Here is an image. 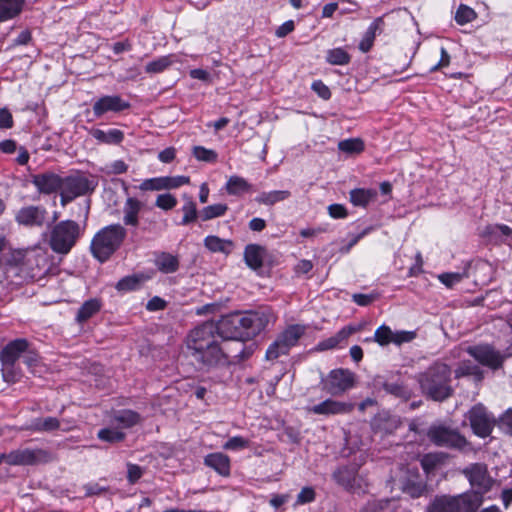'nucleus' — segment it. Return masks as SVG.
<instances>
[{
    "label": "nucleus",
    "instance_id": "nucleus-21",
    "mask_svg": "<svg viewBox=\"0 0 512 512\" xmlns=\"http://www.w3.org/2000/svg\"><path fill=\"white\" fill-rule=\"evenodd\" d=\"M24 265L32 278L41 275L46 269V255L44 252L31 249L24 254Z\"/></svg>",
    "mask_w": 512,
    "mask_h": 512
},
{
    "label": "nucleus",
    "instance_id": "nucleus-54",
    "mask_svg": "<svg viewBox=\"0 0 512 512\" xmlns=\"http://www.w3.org/2000/svg\"><path fill=\"white\" fill-rule=\"evenodd\" d=\"M128 169V165L123 160H115L105 166L103 171L107 174H122Z\"/></svg>",
    "mask_w": 512,
    "mask_h": 512
},
{
    "label": "nucleus",
    "instance_id": "nucleus-38",
    "mask_svg": "<svg viewBox=\"0 0 512 512\" xmlns=\"http://www.w3.org/2000/svg\"><path fill=\"white\" fill-rule=\"evenodd\" d=\"M364 148L361 138H349L338 143V149L347 155H358L364 151Z\"/></svg>",
    "mask_w": 512,
    "mask_h": 512
},
{
    "label": "nucleus",
    "instance_id": "nucleus-24",
    "mask_svg": "<svg viewBox=\"0 0 512 512\" xmlns=\"http://www.w3.org/2000/svg\"><path fill=\"white\" fill-rule=\"evenodd\" d=\"M204 464L215 470L221 476L230 474V459L227 455L216 452L210 453L204 458Z\"/></svg>",
    "mask_w": 512,
    "mask_h": 512
},
{
    "label": "nucleus",
    "instance_id": "nucleus-1",
    "mask_svg": "<svg viewBox=\"0 0 512 512\" xmlns=\"http://www.w3.org/2000/svg\"><path fill=\"white\" fill-rule=\"evenodd\" d=\"M223 331L221 323L204 322L191 329L185 338L189 355L201 366L212 369L229 366L239 357L243 344Z\"/></svg>",
    "mask_w": 512,
    "mask_h": 512
},
{
    "label": "nucleus",
    "instance_id": "nucleus-37",
    "mask_svg": "<svg viewBox=\"0 0 512 512\" xmlns=\"http://www.w3.org/2000/svg\"><path fill=\"white\" fill-rule=\"evenodd\" d=\"M290 197L288 190H275L263 192L256 197V201L264 205H274L277 202L284 201Z\"/></svg>",
    "mask_w": 512,
    "mask_h": 512
},
{
    "label": "nucleus",
    "instance_id": "nucleus-26",
    "mask_svg": "<svg viewBox=\"0 0 512 512\" xmlns=\"http://www.w3.org/2000/svg\"><path fill=\"white\" fill-rule=\"evenodd\" d=\"M305 332V325H290L281 334H279L277 338L290 350L298 343L299 339L305 334Z\"/></svg>",
    "mask_w": 512,
    "mask_h": 512
},
{
    "label": "nucleus",
    "instance_id": "nucleus-52",
    "mask_svg": "<svg viewBox=\"0 0 512 512\" xmlns=\"http://www.w3.org/2000/svg\"><path fill=\"white\" fill-rule=\"evenodd\" d=\"M249 446V441L241 436H234L230 438L224 445L225 450L238 451L245 449Z\"/></svg>",
    "mask_w": 512,
    "mask_h": 512
},
{
    "label": "nucleus",
    "instance_id": "nucleus-32",
    "mask_svg": "<svg viewBox=\"0 0 512 512\" xmlns=\"http://www.w3.org/2000/svg\"><path fill=\"white\" fill-rule=\"evenodd\" d=\"M225 189L229 195H240L251 191L252 185L243 177L233 175L227 180Z\"/></svg>",
    "mask_w": 512,
    "mask_h": 512
},
{
    "label": "nucleus",
    "instance_id": "nucleus-31",
    "mask_svg": "<svg viewBox=\"0 0 512 512\" xmlns=\"http://www.w3.org/2000/svg\"><path fill=\"white\" fill-rule=\"evenodd\" d=\"M24 0H0V21H6L17 16L23 6Z\"/></svg>",
    "mask_w": 512,
    "mask_h": 512
},
{
    "label": "nucleus",
    "instance_id": "nucleus-4",
    "mask_svg": "<svg viewBox=\"0 0 512 512\" xmlns=\"http://www.w3.org/2000/svg\"><path fill=\"white\" fill-rule=\"evenodd\" d=\"M482 502L483 497L475 491L457 495L440 494L431 499L425 512H475Z\"/></svg>",
    "mask_w": 512,
    "mask_h": 512
},
{
    "label": "nucleus",
    "instance_id": "nucleus-50",
    "mask_svg": "<svg viewBox=\"0 0 512 512\" xmlns=\"http://www.w3.org/2000/svg\"><path fill=\"white\" fill-rule=\"evenodd\" d=\"M155 205L162 210L168 211L177 205V199L170 193L159 194L156 197Z\"/></svg>",
    "mask_w": 512,
    "mask_h": 512
},
{
    "label": "nucleus",
    "instance_id": "nucleus-12",
    "mask_svg": "<svg viewBox=\"0 0 512 512\" xmlns=\"http://www.w3.org/2000/svg\"><path fill=\"white\" fill-rule=\"evenodd\" d=\"M189 183L188 176H160L143 180L137 189L142 192L172 190Z\"/></svg>",
    "mask_w": 512,
    "mask_h": 512
},
{
    "label": "nucleus",
    "instance_id": "nucleus-7",
    "mask_svg": "<svg viewBox=\"0 0 512 512\" xmlns=\"http://www.w3.org/2000/svg\"><path fill=\"white\" fill-rule=\"evenodd\" d=\"M429 440L439 447L465 450L470 444L458 430L444 425L431 426L427 431Z\"/></svg>",
    "mask_w": 512,
    "mask_h": 512
},
{
    "label": "nucleus",
    "instance_id": "nucleus-40",
    "mask_svg": "<svg viewBox=\"0 0 512 512\" xmlns=\"http://www.w3.org/2000/svg\"><path fill=\"white\" fill-rule=\"evenodd\" d=\"M336 482L346 490H352L356 480L354 471L348 468H341L333 474Z\"/></svg>",
    "mask_w": 512,
    "mask_h": 512
},
{
    "label": "nucleus",
    "instance_id": "nucleus-43",
    "mask_svg": "<svg viewBox=\"0 0 512 512\" xmlns=\"http://www.w3.org/2000/svg\"><path fill=\"white\" fill-rule=\"evenodd\" d=\"M185 203L182 206L183 218L181 225H188L197 219V206L191 197L184 195Z\"/></svg>",
    "mask_w": 512,
    "mask_h": 512
},
{
    "label": "nucleus",
    "instance_id": "nucleus-33",
    "mask_svg": "<svg viewBox=\"0 0 512 512\" xmlns=\"http://www.w3.org/2000/svg\"><path fill=\"white\" fill-rule=\"evenodd\" d=\"M147 280L143 274H134L120 279L115 288L120 292H128L139 289L141 285Z\"/></svg>",
    "mask_w": 512,
    "mask_h": 512
},
{
    "label": "nucleus",
    "instance_id": "nucleus-20",
    "mask_svg": "<svg viewBox=\"0 0 512 512\" xmlns=\"http://www.w3.org/2000/svg\"><path fill=\"white\" fill-rule=\"evenodd\" d=\"M27 348L28 342L25 339H17L7 344L0 354L2 366L13 367L20 355L26 352Z\"/></svg>",
    "mask_w": 512,
    "mask_h": 512
},
{
    "label": "nucleus",
    "instance_id": "nucleus-56",
    "mask_svg": "<svg viewBox=\"0 0 512 512\" xmlns=\"http://www.w3.org/2000/svg\"><path fill=\"white\" fill-rule=\"evenodd\" d=\"M312 90L322 99L328 100L331 97V91L327 85L321 80L314 81L311 86Z\"/></svg>",
    "mask_w": 512,
    "mask_h": 512
},
{
    "label": "nucleus",
    "instance_id": "nucleus-10",
    "mask_svg": "<svg viewBox=\"0 0 512 512\" xmlns=\"http://www.w3.org/2000/svg\"><path fill=\"white\" fill-rule=\"evenodd\" d=\"M1 458L8 465H37L52 460L51 454L43 449H17L9 453H2Z\"/></svg>",
    "mask_w": 512,
    "mask_h": 512
},
{
    "label": "nucleus",
    "instance_id": "nucleus-45",
    "mask_svg": "<svg viewBox=\"0 0 512 512\" xmlns=\"http://www.w3.org/2000/svg\"><path fill=\"white\" fill-rule=\"evenodd\" d=\"M383 388L387 393L392 394V395L399 397L401 399H404V400H408L412 395L411 391L405 385H403L402 383H398V382H395V383L385 382V383H383Z\"/></svg>",
    "mask_w": 512,
    "mask_h": 512
},
{
    "label": "nucleus",
    "instance_id": "nucleus-16",
    "mask_svg": "<svg viewBox=\"0 0 512 512\" xmlns=\"http://www.w3.org/2000/svg\"><path fill=\"white\" fill-rule=\"evenodd\" d=\"M47 216V211L41 206H26L18 210L15 220L18 224L29 227L43 226Z\"/></svg>",
    "mask_w": 512,
    "mask_h": 512
},
{
    "label": "nucleus",
    "instance_id": "nucleus-17",
    "mask_svg": "<svg viewBox=\"0 0 512 512\" xmlns=\"http://www.w3.org/2000/svg\"><path fill=\"white\" fill-rule=\"evenodd\" d=\"M468 353L479 363L491 369H498L504 361L503 356L490 346H475L468 349Z\"/></svg>",
    "mask_w": 512,
    "mask_h": 512
},
{
    "label": "nucleus",
    "instance_id": "nucleus-53",
    "mask_svg": "<svg viewBox=\"0 0 512 512\" xmlns=\"http://www.w3.org/2000/svg\"><path fill=\"white\" fill-rule=\"evenodd\" d=\"M464 276L465 274L463 273L450 272L438 275V279L446 287L452 288L455 284L459 283Z\"/></svg>",
    "mask_w": 512,
    "mask_h": 512
},
{
    "label": "nucleus",
    "instance_id": "nucleus-57",
    "mask_svg": "<svg viewBox=\"0 0 512 512\" xmlns=\"http://www.w3.org/2000/svg\"><path fill=\"white\" fill-rule=\"evenodd\" d=\"M328 213L332 218L343 219L348 215L347 209L342 204H331L328 206Z\"/></svg>",
    "mask_w": 512,
    "mask_h": 512
},
{
    "label": "nucleus",
    "instance_id": "nucleus-18",
    "mask_svg": "<svg viewBox=\"0 0 512 512\" xmlns=\"http://www.w3.org/2000/svg\"><path fill=\"white\" fill-rule=\"evenodd\" d=\"M32 183L37 188L38 192L42 194H52L57 191L61 192V186L63 185L62 178L51 172L34 175L32 177Z\"/></svg>",
    "mask_w": 512,
    "mask_h": 512
},
{
    "label": "nucleus",
    "instance_id": "nucleus-2",
    "mask_svg": "<svg viewBox=\"0 0 512 512\" xmlns=\"http://www.w3.org/2000/svg\"><path fill=\"white\" fill-rule=\"evenodd\" d=\"M276 321V315L270 308L255 311L234 313L221 320V327L229 337L236 340L242 337L255 336Z\"/></svg>",
    "mask_w": 512,
    "mask_h": 512
},
{
    "label": "nucleus",
    "instance_id": "nucleus-30",
    "mask_svg": "<svg viewBox=\"0 0 512 512\" xmlns=\"http://www.w3.org/2000/svg\"><path fill=\"white\" fill-rule=\"evenodd\" d=\"M264 249L255 244H250L245 248L244 258L247 265L252 269H258L263 264Z\"/></svg>",
    "mask_w": 512,
    "mask_h": 512
},
{
    "label": "nucleus",
    "instance_id": "nucleus-15",
    "mask_svg": "<svg viewBox=\"0 0 512 512\" xmlns=\"http://www.w3.org/2000/svg\"><path fill=\"white\" fill-rule=\"evenodd\" d=\"M353 410V403L332 398H328L309 409L313 414L323 416L346 415L350 414Z\"/></svg>",
    "mask_w": 512,
    "mask_h": 512
},
{
    "label": "nucleus",
    "instance_id": "nucleus-62",
    "mask_svg": "<svg viewBox=\"0 0 512 512\" xmlns=\"http://www.w3.org/2000/svg\"><path fill=\"white\" fill-rule=\"evenodd\" d=\"M166 307V301L162 298L155 296L150 299L146 305V309L149 311L163 310Z\"/></svg>",
    "mask_w": 512,
    "mask_h": 512
},
{
    "label": "nucleus",
    "instance_id": "nucleus-61",
    "mask_svg": "<svg viewBox=\"0 0 512 512\" xmlns=\"http://www.w3.org/2000/svg\"><path fill=\"white\" fill-rule=\"evenodd\" d=\"M175 157L176 149L174 147H168L158 154V159L162 163H171L175 159Z\"/></svg>",
    "mask_w": 512,
    "mask_h": 512
},
{
    "label": "nucleus",
    "instance_id": "nucleus-27",
    "mask_svg": "<svg viewBox=\"0 0 512 512\" xmlns=\"http://www.w3.org/2000/svg\"><path fill=\"white\" fill-rule=\"evenodd\" d=\"M377 198L375 189L356 188L350 191L349 199L354 206L366 207Z\"/></svg>",
    "mask_w": 512,
    "mask_h": 512
},
{
    "label": "nucleus",
    "instance_id": "nucleus-22",
    "mask_svg": "<svg viewBox=\"0 0 512 512\" xmlns=\"http://www.w3.org/2000/svg\"><path fill=\"white\" fill-rule=\"evenodd\" d=\"M143 203L135 197H128L123 205V222L127 226L137 227L139 225V213Z\"/></svg>",
    "mask_w": 512,
    "mask_h": 512
},
{
    "label": "nucleus",
    "instance_id": "nucleus-42",
    "mask_svg": "<svg viewBox=\"0 0 512 512\" xmlns=\"http://www.w3.org/2000/svg\"><path fill=\"white\" fill-rule=\"evenodd\" d=\"M350 60V55L343 48L330 49L326 54V61L331 65H347Z\"/></svg>",
    "mask_w": 512,
    "mask_h": 512
},
{
    "label": "nucleus",
    "instance_id": "nucleus-39",
    "mask_svg": "<svg viewBox=\"0 0 512 512\" xmlns=\"http://www.w3.org/2000/svg\"><path fill=\"white\" fill-rule=\"evenodd\" d=\"M60 423L55 417L37 418L27 429L37 432H50L58 429Z\"/></svg>",
    "mask_w": 512,
    "mask_h": 512
},
{
    "label": "nucleus",
    "instance_id": "nucleus-55",
    "mask_svg": "<svg viewBox=\"0 0 512 512\" xmlns=\"http://www.w3.org/2000/svg\"><path fill=\"white\" fill-rule=\"evenodd\" d=\"M143 475V469L132 463L127 464V479L130 484H135Z\"/></svg>",
    "mask_w": 512,
    "mask_h": 512
},
{
    "label": "nucleus",
    "instance_id": "nucleus-9",
    "mask_svg": "<svg viewBox=\"0 0 512 512\" xmlns=\"http://www.w3.org/2000/svg\"><path fill=\"white\" fill-rule=\"evenodd\" d=\"M465 419L475 435L481 438L488 437L495 426L496 420L482 404H476L465 414Z\"/></svg>",
    "mask_w": 512,
    "mask_h": 512
},
{
    "label": "nucleus",
    "instance_id": "nucleus-59",
    "mask_svg": "<svg viewBox=\"0 0 512 512\" xmlns=\"http://www.w3.org/2000/svg\"><path fill=\"white\" fill-rule=\"evenodd\" d=\"M315 491L311 487H304L297 496L298 504H305L314 501Z\"/></svg>",
    "mask_w": 512,
    "mask_h": 512
},
{
    "label": "nucleus",
    "instance_id": "nucleus-19",
    "mask_svg": "<svg viewBox=\"0 0 512 512\" xmlns=\"http://www.w3.org/2000/svg\"><path fill=\"white\" fill-rule=\"evenodd\" d=\"M129 107V103L118 95L103 96L93 105L95 116L100 117L107 112H120Z\"/></svg>",
    "mask_w": 512,
    "mask_h": 512
},
{
    "label": "nucleus",
    "instance_id": "nucleus-5",
    "mask_svg": "<svg viewBox=\"0 0 512 512\" xmlns=\"http://www.w3.org/2000/svg\"><path fill=\"white\" fill-rule=\"evenodd\" d=\"M126 235V229L120 224L102 228L91 241L92 255L100 262H105L121 246Z\"/></svg>",
    "mask_w": 512,
    "mask_h": 512
},
{
    "label": "nucleus",
    "instance_id": "nucleus-34",
    "mask_svg": "<svg viewBox=\"0 0 512 512\" xmlns=\"http://www.w3.org/2000/svg\"><path fill=\"white\" fill-rule=\"evenodd\" d=\"M91 134L96 140L106 144H119L124 139V133L119 129H110L108 131L95 129Z\"/></svg>",
    "mask_w": 512,
    "mask_h": 512
},
{
    "label": "nucleus",
    "instance_id": "nucleus-8",
    "mask_svg": "<svg viewBox=\"0 0 512 512\" xmlns=\"http://www.w3.org/2000/svg\"><path fill=\"white\" fill-rule=\"evenodd\" d=\"M322 389L332 396H340L356 385V375L349 369L337 368L331 370L321 380Z\"/></svg>",
    "mask_w": 512,
    "mask_h": 512
},
{
    "label": "nucleus",
    "instance_id": "nucleus-51",
    "mask_svg": "<svg viewBox=\"0 0 512 512\" xmlns=\"http://www.w3.org/2000/svg\"><path fill=\"white\" fill-rule=\"evenodd\" d=\"M442 462L441 456L435 453H429L422 457L421 466L426 473L433 471Z\"/></svg>",
    "mask_w": 512,
    "mask_h": 512
},
{
    "label": "nucleus",
    "instance_id": "nucleus-49",
    "mask_svg": "<svg viewBox=\"0 0 512 512\" xmlns=\"http://www.w3.org/2000/svg\"><path fill=\"white\" fill-rule=\"evenodd\" d=\"M475 18V11L466 5H460L455 14V20L460 25L469 23L473 21Z\"/></svg>",
    "mask_w": 512,
    "mask_h": 512
},
{
    "label": "nucleus",
    "instance_id": "nucleus-41",
    "mask_svg": "<svg viewBox=\"0 0 512 512\" xmlns=\"http://www.w3.org/2000/svg\"><path fill=\"white\" fill-rule=\"evenodd\" d=\"M100 303L96 299L86 301L78 310L76 319L78 322H85L100 310Z\"/></svg>",
    "mask_w": 512,
    "mask_h": 512
},
{
    "label": "nucleus",
    "instance_id": "nucleus-46",
    "mask_svg": "<svg viewBox=\"0 0 512 512\" xmlns=\"http://www.w3.org/2000/svg\"><path fill=\"white\" fill-rule=\"evenodd\" d=\"M97 436L102 441L117 443L124 440L125 433L117 428H104L98 432Z\"/></svg>",
    "mask_w": 512,
    "mask_h": 512
},
{
    "label": "nucleus",
    "instance_id": "nucleus-11",
    "mask_svg": "<svg viewBox=\"0 0 512 512\" xmlns=\"http://www.w3.org/2000/svg\"><path fill=\"white\" fill-rule=\"evenodd\" d=\"M61 186V204L72 201L78 196L84 195L93 189L91 182L84 176H70L62 178Z\"/></svg>",
    "mask_w": 512,
    "mask_h": 512
},
{
    "label": "nucleus",
    "instance_id": "nucleus-28",
    "mask_svg": "<svg viewBox=\"0 0 512 512\" xmlns=\"http://www.w3.org/2000/svg\"><path fill=\"white\" fill-rule=\"evenodd\" d=\"M178 61V57L175 54L161 56L153 61L148 62L145 66V72L147 74L162 73Z\"/></svg>",
    "mask_w": 512,
    "mask_h": 512
},
{
    "label": "nucleus",
    "instance_id": "nucleus-36",
    "mask_svg": "<svg viewBox=\"0 0 512 512\" xmlns=\"http://www.w3.org/2000/svg\"><path fill=\"white\" fill-rule=\"evenodd\" d=\"M455 378L472 376L476 381H481L483 378L482 371L478 366L473 365L470 361L461 362L454 371Z\"/></svg>",
    "mask_w": 512,
    "mask_h": 512
},
{
    "label": "nucleus",
    "instance_id": "nucleus-64",
    "mask_svg": "<svg viewBox=\"0 0 512 512\" xmlns=\"http://www.w3.org/2000/svg\"><path fill=\"white\" fill-rule=\"evenodd\" d=\"M500 424L506 433L512 435V410H508L503 414Z\"/></svg>",
    "mask_w": 512,
    "mask_h": 512
},
{
    "label": "nucleus",
    "instance_id": "nucleus-25",
    "mask_svg": "<svg viewBox=\"0 0 512 512\" xmlns=\"http://www.w3.org/2000/svg\"><path fill=\"white\" fill-rule=\"evenodd\" d=\"M154 264L164 274L175 273L179 269L178 257L167 252L157 253Z\"/></svg>",
    "mask_w": 512,
    "mask_h": 512
},
{
    "label": "nucleus",
    "instance_id": "nucleus-23",
    "mask_svg": "<svg viewBox=\"0 0 512 512\" xmlns=\"http://www.w3.org/2000/svg\"><path fill=\"white\" fill-rule=\"evenodd\" d=\"M360 330V327L346 326L339 330L335 335L319 342L316 346L317 351H325L336 348L345 341L350 335Z\"/></svg>",
    "mask_w": 512,
    "mask_h": 512
},
{
    "label": "nucleus",
    "instance_id": "nucleus-3",
    "mask_svg": "<svg viewBox=\"0 0 512 512\" xmlns=\"http://www.w3.org/2000/svg\"><path fill=\"white\" fill-rule=\"evenodd\" d=\"M451 369L445 363H434L419 375L418 381L422 391L435 401L449 398L453 389L450 385Z\"/></svg>",
    "mask_w": 512,
    "mask_h": 512
},
{
    "label": "nucleus",
    "instance_id": "nucleus-14",
    "mask_svg": "<svg viewBox=\"0 0 512 512\" xmlns=\"http://www.w3.org/2000/svg\"><path fill=\"white\" fill-rule=\"evenodd\" d=\"M415 337L416 333L414 331H392L390 327L382 325L376 329L373 340L380 346H386L391 343L401 345L412 341Z\"/></svg>",
    "mask_w": 512,
    "mask_h": 512
},
{
    "label": "nucleus",
    "instance_id": "nucleus-58",
    "mask_svg": "<svg viewBox=\"0 0 512 512\" xmlns=\"http://www.w3.org/2000/svg\"><path fill=\"white\" fill-rule=\"evenodd\" d=\"M486 233L489 235H504V236H510L512 234V229L503 224H497V225H491L486 227Z\"/></svg>",
    "mask_w": 512,
    "mask_h": 512
},
{
    "label": "nucleus",
    "instance_id": "nucleus-48",
    "mask_svg": "<svg viewBox=\"0 0 512 512\" xmlns=\"http://www.w3.org/2000/svg\"><path fill=\"white\" fill-rule=\"evenodd\" d=\"M192 154L198 161H203V162H208V163L216 162L217 157H218L217 153L214 150L207 149L203 146L193 147Z\"/></svg>",
    "mask_w": 512,
    "mask_h": 512
},
{
    "label": "nucleus",
    "instance_id": "nucleus-47",
    "mask_svg": "<svg viewBox=\"0 0 512 512\" xmlns=\"http://www.w3.org/2000/svg\"><path fill=\"white\" fill-rule=\"evenodd\" d=\"M289 352V349L278 339L268 347L265 357L269 361L276 360L282 355H286Z\"/></svg>",
    "mask_w": 512,
    "mask_h": 512
},
{
    "label": "nucleus",
    "instance_id": "nucleus-60",
    "mask_svg": "<svg viewBox=\"0 0 512 512\" xmlns=\"http://www.w3.org/2000/svg\"><path fill=\"white\" fill-rule=\"evenodd\" d=\"M374 40H375V37L373 36V34L369 33L366 30V32L364 33V35L359 43V49L364 53L368 52L372 48Z\"/></svg>",
    "mask_w": 512,
    "mask_h": 512
},
{
    "label": "nucleus",
    "instance_id": "nucleus-35",
    "mask_svg": "<svg viewBox=\"0 0 512 512\" xmlns=\"http://www.w3.org/2000/svg\"><path fill=\"white\" fill-rule=\"evenodd\" d=\"M114 422L121 425L123 428H130L141 421L140 415L132 410H122L114 415Z\"/></svg>",
    "mask_w": 512,
    "mask_h": 512
},
{
    "label": "nucleus",
    "instance_id": "nucleus-13",
    "mask_svg": "<svg viewBox=\"0 0 512 512\" xmlns=\"http://www.w3.org/2000/svg\"><path fill=\"white\" fill-rule=\"evenodd\" d=\"M462 473L468 479L471 486L479 489L477 491L481 496L482 493L490 490L493 479L488 472L487 465L484 463H473L463 469Z\"/></svg>",
    "mask_w": 512,
    "mask_h": 512
},
{
    "label": "nucleus",
    "instance_id": "nucleus-63",
    "mask_svg": "<svg viewBox=\"0 0 512 512\" xmlns=\"http://www.w3.org/2000/svg\"><path fill=\"white\" fill-rule=\"evenodd\" d=\"M13 126L12 114L7 109L0 110V128L8 129Z\"/></svg>",
    "mask_w": 512,
    "mask_h": 512
},
{
    "label": "nucleus",
    "instance_id": "nucleus-44",
    "mask_svg": "<svg viewBox=\"0 0 512 512\" xmlns=\"http://www.w3.org/2000/svg\"><path fill=\"white\" fill-rule=\"evenodd\" d=\"M228 210L226 204L218 203L204 207L200 211V218L203 221H208L217 217L223 216Z\"/></svg>",
    "mask_w": 512,
    "mask_h": 512
},
{
    "label": "nucleus",
    "instance_id": "nucleus-6",
    "mask_svg": "<svg viewBox=\"0 0 512 512\" xmlns=\"http://www.w3.org/2000/svg\"><path fill=\"white\" fill-rule=\"evenodd\" d=\"M82 230L73 220L57 223L50 234L49 245L53 252L61 255L68 254L80 238Z\"/></svg>",
    "mask_w": 512,
    "mask_h": 512
},
{
    "label": "nucleus",
    "instance_id": "nucleus-29",
    "mask_svg": "<svg viewBox=\"0 0 512 512\" xmlns=\"http://www.w3.org/2000/svg\"><path fill=\"white\" fill-rule=\"evenodd\" d=\"M204 246L214 253L221 252L229 254L233 249V242L215 235H209L204 239Z\"/></svg>",
    "mask_w": 512,
    "mask_h": 512
}]
</instances>
